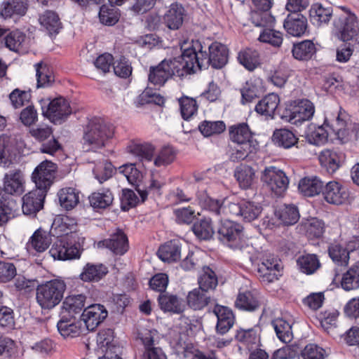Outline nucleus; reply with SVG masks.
<instances>
[{"mask_svg": "<svg viewBox=\"0 0 359 359\" xmlns=\"http://www.w3.org/2000/svg\"><path fill=\"white\" fill-rule=\"evenodd\" d=\"M184 53L189 68L191 69V74L209 65L214 69H222L228 62L227 47L217 41L206 46L198 40L192 41L191 46L186 48Z\"/></svg>", "mask_w": 359, "mask_h": 359, "instance_id": "f257e3e1", "label": "nucleus"}, {"mask_svg": "<svg viewBox=\"0 0 359 359\" xmlns=\"http://www.w3.org/2000/svg\"><path fill=\"white\" fill-rule=\"evenodd\" d=\"M184 50L179 57L165 59L157 66L149 69V81L156 86H163L173 76L184 77L191 74Z\"/></svg>", "mask_w": 359, "mask_h": 359, "instance_id": "f03ea898", "label": "nucleus"}, {"mask_svg": "<svg viewBox=\"0 0 359 359\" xmlns=\"http://www.w3.org/2000/svg\"><path fill=\"white\" fill-rule=\"evenodd\" d=\"M112 135V130L102 118H94L89 121L84 131L83 148L86 150L101 148Z\"/></svg>", "mask_w": 359, "mask_h": 359, "instance_id": "7ed1b4c3", "label": "nucleus"}, {"mask_svg": "<svg viewBox=\"0 0 359 359\" xmlns=\"http://www.w3.org/2000/svg\"><path fill=\"white\" fill-rule=\"evenodd\" d=\"M66 285L64 281L54 279L38 285L36 299L43 309H51L62 299Z\"/></svg>", "mask_w": 359, "mask_h": 359, "instance_id": "20e7f679", "label": "nucleus"}, {"mask_svg": "<svg viewBox=\"0 0 359 359\" xmlns=\"http://www.w3.org/2000/svg\"><path fill=\"white\" fill-rule=\"evenodd\" d=\"M325 125L330 127L342 142L359 139V124L353 123L345 111L339 110L333 119L326 118Z\"/></svg>", "mask_w": 359, "mask_h": 359, "instance_id": "39448f33", "label": "nucleus"}, {"mask_svg": "<svg viewBox=\"0 0 359 359\" xmlns=\"http://www.w3.org/2000/svg\"><path fill=\"white\" fill-rule=\"evenodd\" d=\"M315 107L307 99H299L291 102L285 108L282 118L292 125L299 126L313 116Z\"/></svg>", "mask_w": 359, "mask_h": 359, "instance_id": "423d86ee", "label": "nucleus"}, {"mask_svg": "<svg viewBox=\"0 0 359 359\" xmlns=\"http://www.w3.org/2000/svg\"><path fill=\"white\" fill-rule=\"evenodd\" d=\"M36 188L22 197V210L24 215L35 216L43 208L46 194L52 181H34Z\"/></svg>", "mask_w": 359, "mask_h": 359, "instance_id": "0eeeda50", "label": "nucleus"}, {"mask_svg": "<svg viewBox=\"0 0 359 359\" xmlns=\"http://www.w3.org/2000/svg\"><path fill=\"white\" fill-rule=\"evenodd\" d=\"M39 102L42 115L55 124H61L72 113L69 103L62 97L42 99Z\"/></svg>", "mask_w": 359, "mask_h": 359, "instance_id": "6e6552de", "label": "nucleus"}, {"mask_svg": "<svg viewBox=\"0 0 359 359\" xmlns=\"http://www.w3.org/2000/svg\"><path fill=\"white\" fill-rule=\"evenodd\" d=\"M341 11V13L335 14L333 23L339 39L343 41H348L358 34L359 23L355 15L349 10L342 8Z\"/></svg>", "mask_w": 359, "mask_h": 359, "instance_id": "1a4fd4ad", "label": "nucleus"}, {"mask_svg": "<svg viewBox=\"0 0 359 359\" xmlns=\"http://www.w3.org/2000/svg\"><path fill=\"white\" fill-rule=\"evenodd\" d=\"M218 238L229 248L242 249L243 226L231 220H224L217 231Z\"/></svg>", "mask_w": 359, "mask_h": 359, "instance_id": "9d476101", "label": "nucleus"}, {"mask_svg": "<svg viewBox=\"0 0 359 359\" xmlns=\"http://www.w3.org/2000/svg\"><path fill=\"white\" fill-rule=\"evenodd\" d=\"M60 334L64 338H74L79 336L86 329L81 319H77L74 315L61 314L57 323Z\"/></svg>", "mask_w": 359, "mask_h": 359, "instance_id": "9b49d317", "label": "nucleus"}, {"mask_svg": "<svg viewBox=\"0 0 359 359\" xmlns=\"http://www.w3.org/2000/svg\"><path fill=\"white\" fill-rule=\"evenodd\" d=\"M108 312L101 304H93L84 309L81 320L85 328L93 331L107 317Z\"/></svg>", "mask_w": 359, "mask_h": 359, "instance_id": "f8f14e48", "label": "nucleus"}, {"mask_svg": "<svg viewBox=\"0 0 359 359\" xmlns=\"http://www.w3.org/2000/svg\"><path fill=\"white\" fill-rule=\"evenodd\" d=\"M323 193L327 202L335 205L342 204L349 196L347 189L338 181H329Z\"/></svg>", "mask_w": 359, "mask_h": 359, "instance_id": "ddd939ff", "label": "nucleus"}, {"mask_svg": "<svg viewBox=\"0 0 359 359\" xmlns=\"http://www.w3.org/2000/svg\"><path fill=\"white\" fill-rule=\"evenodd\" d=\"M212 311L217 319L216 325L217 333L219 334L227 333L235 322L232 311L228 307L215 304Z\"/></svg>", "mask_w": 359, "mask_h": 359, "instance_id": "4468645a", "label": "nucleus"}, {"mask_svg": "<svg viewBox=\"0 0 359 359\" xmlns=\"http://www.w3.org/2000/svg\"><path fill=\"white\" fill-rule=\"evenodd\" d=\"M50 254L55 259L68 260L79 257V250L76 246L69 244L65 238H60L54 243Z\"/></svg>", "mask_w": 359, "mask_h": 359, "instance_id": "2eb2a0df", "label": "nucleus"}, {"mask_svg": "<svg viewBox=\"0 0 359 359\" xmlns=\"http://www.w3.org/2000/svg\"><path fill=\"white\" fill-rule=\"evenodd\" d=\"M284 28L293 36H301L307 29V19L298 12L290 13L284 22Z\"/></svg>", "mask_w": 359, "mask_h": 359, "instance_id": "dca6fc26", "label": "nucleus"}, {"mask_svg": "<svg viewBox=\"0 0 359 359\" xmlns=\"http://www.w3.org/2000/svg\"><path fill=\"white\" fill-rule=\"evenodd\" d=\"M100 245L108 248L116 255H123L128 250V238L126 235L120 230L111 234L109 238L101 241Z\"/></svg>", "mask_w": 359, "mask_h": 359, "instance_id": "f3484780", "label": "nucleus"}, {"mask_svg": "<svg viewBox=\"0 0 359 359\" xmlns=\"http://www.w3.org/2000/svg\"><path fill=\"white\" fill-rule=\"evenodd\" d=\"M274 215L280 222L286 226L296 224L300 217L299 208L294 204H283L278 206Z\"/></svg>", "mask_w": 359, "mask_h": 359, "instance_id": "a211bd4d", "label": "nucleus"}, {"mask_svg": "<svg viewBox=\"0 0 359 359\" xmlns=\"http://www.w3.org/2000/svg\"><path fill=\"white\" fill-rule=\"evenodd\" d=\"M27 5V0H4L0 6V15L4 18L24 15Z\"/></svg>", "mask_w": 359, "mask_h": 359, "instance_id": "6ab92c4d", "label": "nucleus"}, {"mask_svg": "<svg viewBox=\"0 0 359 359\" xmlns=\"http://www.w3.org/2000/svg\"><path fill=\"white\" fill-rule=\"evenodd\" d=\"M187 299L188 305L194 310H201L209 304H215L208 292L201 287L189 292Z\"/></svg>", "mask_w": 359, "mask_h": 359, "instance_id": "aec40b11", "label": "nucleus"}, {"mask_svg": "<svg viewBox=\"0 0 359 359\" xmlns=\"http://www.w3.org/2000/svg\"><path fill=\"white\" fill-rule=\"evenodd\" d=\"M184 7L177 3L172 4L164 15V22L170 29H178L183 22Z\"/></svg>", "mask_w": 359, "mask_h": 359, "instance_id": "412c9836", "label": "nucleus"}, {"mask_svg": "<svg viewBox=\"0 0 359 359\" xmlns=\"http://www.w3.org/2000/svg\"><path fill=\"white\" fill-rule=\"evenodd\" d=\"M159 306L164 311L180 313L184 311L185 305L176 295L168 293L161 294L158 297Z\"/></svg>", "mask_w": 359, "mask_h": 359, "instance_id": "4be33fe9", "label": "nucleus"}, {"mask_svg": "<svg viewBox=\"0 0 359 359\" xmlns=\"http://www.w3.org/2000/svg\"><path fill=\"white\" fill-rule=\"evenodd\" d=\"M279 103V96L275 93H270L256 104L255 111L259 114L273 117Z\"/></svg>", "mask_w": 359, "mask_h": 359, "instance_id": "5701e85b", "label": "nucleus"}, {"mask_svg": "<svg viewBox=\"0 0 359 359\" xmlns=\"http://www.w3.org/2000/svg\"><path fill=\"white\" fill-rule=\"evenodd\" d=\"M231 140L236 144H252V133L247 123H238L229 128Z\"/></svg>", "mask_w": 359, "mask_h": 359, "instance_id": "b1692460", "label": "nucleus"}, {"mask_svg": "<svg viewBox=\"0 0 359 359\" xmlns=\"http://www.w3.org/2000/svg\"><path fill=\"white\" fill-rule=\"evenodd\" d=\"M181 249L179 243L171 241L161 245L158 250V257L163 262H174L180 257Z\"/></svg>", "mask_w": 359, "mask_h": 359, "instance_id": "393cba45", "label": "nucleus"}, {"mask_svg": "<svg viewBox=\"0 0 359 359\" xmlns=\"http://www.w3.org/2000/svg\"><path fill=\"white\" fill-rule=\"evenodd\" d=\"M235 304L237 308L248 311H255L260 306L258 295L250 291L240 292Z\"/></svg>", "mask_w": 359, "mask_h": 359, "instance_id": "a878e982", "label": "nucleus"}, {"mask_svg": "<svg viewBox=\"0 0 359 359\" xmlns=\"http://www.w3.org/2000/svg\"><path fill=\"white\" fill-rule=\"evenodd\" d=\"M316 48L311 40L294 43L292 49L293 57L299 60H308L316 53Z\"/></svg>", "mask_w": 359, "mask_h": 359, "instance_id": "bb28decb", "label": "nucleus"}, {"mask_svg": "<svg viewBox=\"0 0 359 359\" xmlns=\"http://www.w3.org/2000/svg\"><path fill=\"white\" fill-rule=\"evenodd\" d=\"M311 21L313 25L320 26L327 24L331 19L333 13L332 7H323L321 4H316L312 6L310 11Z\"/></svg>", "mask_w": 359, "mask_h": 359, "instance_id": "cd10ccee", "label": "nucleus"}, {"mask_svg": "<svg viewBox=\"0 0 359 359\" xmlns=\"http://www.w3.org/2000/svg\"><path fill=\"white\" fill-rule=\"evenodd\" d=\"M107 273V269L102 264L88 263L79 275L80 278L85 282L99 281Z\"/></svg>", "mask_w": 359, "mask_h": 359, "instance_id": "c85d7f7f", "label": "nucleus"}, {"mask_svg": "<svg viewBox=\"0 0 359 359\" xmlns=\"http://www.w3.org/2000/svg\"><path fill=\"white\" fill-rule=\"evenodd\" d=\"M341 157L336 151L325 149L320 153L319 161L326 171L332 175L339 168Z\"/></svg>", "mask_w": 359, "mask_h": 359, "instance_id": "c756f323", "label": "nucleus"}, {"mask_svg": "<svg viewBox=\"0 0 359 359\" xmlns=\"http://www.w3.org/2000/svg\"><path fill=\"white\" fill-rule=\"evenodd\" d=\"M86 297L83 294L67 297L62 303L61 314L73 315L79 313L85 306Z\"/></svg>", "mask_w": 359, "mask_h": 359, "instance_id": "7c9ffc66", "label": "nucleus"}, {"mask_svg": "<svg viewBox=\"0 0 359 359\" xmlns=\"http://www.w3.org/2000/svg\"><path fill=\"white\" fill-rule=\"evenodd\" d=\"M239 62L248 70L253 71L260 65L259 53L252 48H246L238 53Z\"/></svg>", "mask_w": 359, "mask_h": 359, "instance_id": "2f4dec72", "label": "nucleus"}, {"mask_svg": "<svg viewBox=\"0 0 359 359\" xmlns=\"http://www.w3.org/2000/svg\"><path fill=\"white\" fill-rule=\"evenodd\" d=\"M262 86V81L259 79H250L246 81L243 87L241 89V103L245 104L251 102L254 99L259 96Z\"/></svg>", "mask_w": 359, "mask_h": 359, "instance_id": "473e14b6", "label": "nucleus"}, {"mask_svg": "<svg viewBox=\"0 0 359 359\" xmlns=\"http://www.w3.org/2000/svg\"><path fill=\"white\" fill-rule=\"evenodd\" d=\"M297 137L290 130L281 128L276 130L273 135V141L275 144L285 149H289L297 143Z\"/></svg>", "mask_w": 359, "mask_h": 359, "instance_id": "72a5a7b5", "label": "nucleus"}, {"mask_svg": "<svg viewBox=\"0 0 359 359\" xmlns=\"http://www.w3.org/2000/svg\"><path fill=\"white\" fill-rule=\"evenodd\" d=\"M40 24L48 32L50 35L56 34L62 28V23L57 14L53 11H46L39 18Z\"/></svg>", "mask_w": 359, "mask_h": 359, "instance_id": "f704fd0d", "label": "nucleus"}, {"mask_svg": "<svg viewBox=\"0 0 359 359\" xmlns=\"http://www.w3.org/2000/svg\"><path fill=\"white\" fill-rule=\"evenodd\" d=\"M60 205L67 210L73 209L79 203V194L75 189L65 187L57 192Z\"/></svg>", "mask_w": 359, "mask_h": 359, "instance_id": "c9c22d12", "label": "nucleus"}, {"mask_svg": "<svg viewBox=\"0 0 359 359\" xmlns=\"http://www.w3.org/2000/svg\"><path fill=\"white\" fill-rule=\"evenodd\" d=\"M278 338L283 343H290L293 339L291 325L282 318H278L272 321Z\"/></svg>", "mask_w": 359, "mask_h": 359, "instance_id": "e433bc0d", "label": "nucleus"}, {"mask_svg": "<svg viewBox=\"0 0 359 359\" xmlns=\"http://www.w3.org/2000/svg\"><path fill=\"white\" fill-rule=\"evenodd\" d=\"M323 126L311 124L309 126L306 135V140L311 144L321 145L327 141L328 132Z\"/></svg>", "mask_w": 359, "mask_h": 359, "instance_id": "4c0bfd02", "label": "nucleus"}, {"mask_svg": "<svg viewBox=\"0 0 359 359\" xmlns=\"http://www.w3.org/2000/svg\"><path fill=\"white\" fill-rule=\"evenodd\" d=\"M112 193L109 190L98 191L89 196V202L94 209H104L109 206L113 201Z\"/></svg>", "mask_w": 359, "mask_h": 359, "instance_id": "58836bf2", "label": "nucleus"}, {"mask_svg": "<svg viewBox=\"0 0 359 359\" xmlns=\"http://www.w3.org/2000/svg\"><path fill=\"white\" fill-rule=\"evenodd\" d=\"M50 243V236L46 231L38 229L30 238L28 245L36 251L42 252L48 249Z\"/></svg>", "mask_w": 359, "mask_h": 359, "instance_id": "ea45409f", "label": "nucleus"}, {"mask_svg": "<svg viewBox=\"0 0 359 359\" xmlns=\"http://www.w3.org/2000/svg\"><path fill=\"white\" fill-rule=\"evenodd\" d=\"M34 66L36 68V87L38 88L49 87L54 81L52 72L42 62L36 63Z\"/></svg>", "mask_w": 359, "mask_h": 359, "instance_id": "a19ab883", "label": "nucleus"}, {"mask_svg": "<svg viewBox=\"0 0 359 359\" xmlns=\"http://www.w3.org/2000/svg\"><path fill=\"white\" fill-rule=\"evenodd\" d=\"M98 16L102 25L113 26L118 22L120 13L118 8L113 7V5L104 4L100 8Z\"/></svg>", "mask_w": 359, "mask_h": 359, "instance_id": "79ce46f5", "label": "nucleus"}, {"mask_svg": "<svg viewBox=\"0 0 359 359\" xmlns=\"http://www.w3.org/2000/svg\"><path fill=\"white\" fill-rule=\"evenodd\" d=\"M328 253L332 260L337 265L346 266L349 260V252L338 243H331L328 248Z\"/></svg>", "mask_w": 359, "mask_h": 359, "instance_id": "37998d69", "label": "nucleus"}, {"mask_svg": "<svg viewBox=\"0 0 359 359\" xmlns=\"http://www.w3.org/2000/svg\"><path fill=\"white\" fill-rule=\"evenodd\" d=\"M297 264L300 270L306 274H312L320 266L318 257L314 254H307L299 257Z\"/></svg>", "mask_w": 359, "mask_h": 359, "instance_id": "c03bdc74", "label": "nucleus"}, {"mask_svg": "<svg viewBox=\"0 0 359 359\" xmlns=\"http://www.w3.org/2000/svg\"><path fill=\"white\" fill-rule=\"evenodd\" d=\"M241 217L245 222H250L258 218L262 211L259 203L250 201H241Z\"/></svg>", "mask_w": 359, "mask_h": 359, "instance_id": "a18cd8bd", "label": "nucleus"}, {"mask_svg": "<svg viewBox=\"0 0 359 359\" xmlns=\"http://www.w3.org/2000/svg\"><path fill=\"white\" fill-rule=\"evenodd\" d=\"M128 151L142 161H151L154 155V147L147 144L131 143L128 147Z\"/></svg>", "mask_w": 359, "mask_h": 359, "instance_id": "49530a36", "label": "nucleus"}, {"mask_svg": "<svg viewBox=\"0 0 359 359\" xmlns=\"http://www.w3.org/2000/svg\"><path fill=\"white\" fill-rule=\"evenodd\" d=\"M3 39L9 50L19 52L22 48L26 36L23 32L15 30L7 34Z\"/></svg>", "mask_w": 359, "mask_h": 359, "instance_id": "de8ad7c7", "label": "nucleus"}, {"mask_svg": "<svg viewBox=\"0 0 359 359\" xmlns=\"http://www.w3.org/2000/svg\"><path fill=\"white\" fill-rule=\"evenodd\" d=\"M194 234L200 239L208 240L214 234L212 221L210 219H202L194 223L192 227Z\"/></svg>", "mask_w": 359, "mask_h": 359, "instance_id": "09e8293b", "label": "nucleus"}, {"mask_svg": "<svg viewBox=\"0 0 359 359\" xmlns=\"http://www.w3.org/2000/svg\"><path fill=\"white\" fill-rule=\"evenodd\" d=\"M56 169V164L49 161H44L35 168L32 180H50Z\"/></svg>", "mask_w": 359, "mask_h": 359, "instance_id": "8fccbe9b", "label": "nucleus"}, {"mask_svg": "<svg viewBox=\"0 0 359 359\" xmlns=\"http://www.w3.org/2000/svg\"><path fill=\"white\" fill-rule=\"evenodd\" d=\"M250 20L256 27L267 28L273 25L275 18L269 11L258 10L250 13Z\"/></svg>", "mask_w": 359, "mask_h": 359, "instance_id": "3c124183", "label": "nucleus"}, {"mask_svg": "<svg viewBox=\"0 0 359 359\" xmlns=\"http://www.w3.org/2000/svg\"><path fill=\"white\" fill-rule=\"evenodd\" d=\"M323 188V181H299V191L304 196L312 197L318 195Z\"/></svg>", "mask_w": 359, "mask_h": 359, "instance_id": "603ef678", "label": "nucleus"}, {"mask_svg": "<svg viewBox=\"0 0 359 359\" xmlns=\"http://www.w3.org/2000/svg\"><path fill=\"white\" fill-rule=\"evenodd\" d=\"M199 287L208 292L217 285V279L215 272L208 266L203 268V273L198 278Z\"/></svg>", "mask_w": 359, "mask_h": 359, "instance_id": "864d4df0", "label": "nucleus"}, {"mask_svg": "<svg viewBox=\"0 0 359 359\" xmlns=\"http://www.w3.org/2000/svg\"><path fill=\"white\" fill-rule=\"evenodd\" d=\"M258 39L274 47H279L283 43V34L278 31L267 27L263 29Z\"/></svg>", "mask_w": 359, "mask_h": 359, "instance_id": "5fc2aeb1", "label": "nucleus"}, {"mask_svg": "<svg viewBox=\"0 0 359 359\" xmlns=\"http://www.w3.org/2000/svg\"><path fill=\"white\" fill-rule=\"evenodd\" d=\"M179 104L182 116L184 120H188L197 111L196 101L192 97L183 96L179 99Z\"/></svg>", "mask_w": 359, "mask_h": 359, "instance_id": "6e6d98bb", "label": "nucleus"}, {"mask_svg": "<svg viewBox=\"0 0 359 359\" xmlns=\"http://www.w3.org/2000/svg\"><path fill=\"white\" fill-rule=\"evenodd\" d=\"M114 331L111 329L102 330L97 334V343L101 348H105V355H109L114 346Z\"/></svg>", "mask_w": 359, "mask_h": 359, "instance_id": "4d7b16f0", "label": "nucleus"}, {"mask_svg": "<svg viewBox=\"0 0 359 359\" xmlns=\"http://www.w3.org/2000/svg\"><path fill=\"white\" fill-rule=\"evenodd\" d=\"M225 124L223 121H204L198 126V129L205 137H209L215 134H219L225 130Z\"/></svg>", "mask_w": 359, "mask_h": 359, "instance_id": "13d9d810", "label": "nucleus"}, {"mask_svg": "<svg viewBox=\"0 0 359 359\" xmlns=\"http://www.w3.org/2000/svg\"><path fill=\"white\" fill-rule=\"evenodd\" d=\"M31 97L30 90H22L18 88L14 89L9 95L11 104L15 108H20L29 103Z\"/></svg>", "mask_w": 359, "mask_h": 359, "instance_id": "bf43d9fd", "label": "nucleus"}, {"mask_svg": "<svg viewBox=\"0 0 359 359\" xmlns=\"http://www.w3.org/2000/svg\"><path fill=\"white\" fill-rule=\"evenodd\" d=\"M252 151V145L250 143L236 144L231 149L230 160L237 162L245 159Z\"/></svg>", "mask_w": 359, "mask_h": 359, "instance_id": "052dcab7", "label": "nucleus"}, {"mask_svg": "<svg viewBox=\"0 0 359 359\" xmlns=\"http://www.w3.org/2000/svg\"><path fill=\"white\" fill-rule=\"evenodd\" d=\"M236 339L248 346L257 344L259 341V337L257 330L251 328L248 330L241 329L236 334Z\"/></svg>", "mask_w": 359, "mask_h": 359, "instance_id": "680f3d73", "label": "nucleus"}, {"mask_svg": "<svg viewBox=\"0 0 359 359\" xmlns=\"http://www.w3.org/2000/svg\"><path fill=\"white\" fill-rule=\"evenodd\" d=\"M118 178L123 177L126 180H139L142 177L140 171L136 168L135 163H126L118 168Z\"/></svg>", "mask_w": 359, "mask_h": 359, "instance_id": "e2e57ef3", "label": "nucleus"}, {"mask_svg": "<svg viewBox=\"0 0 359 359\" xmlns=\"http://www.w3.org/2000/svg\"><path fill=\"white\" fill-rule=\"evenodd\" d=\"M257 273L260 280L266 283L274 282L281 275L280 270L268 269L265 265H258Z\"/></svg>", "mask_w": 359, "mask_h": 359, "instance_id": "0e129e2a", "label": "nucleus"}, {"mask_svg": "<svg viewBox=\"0 0 359 359\" xmlns=\"http://www.w3.org/2000/svg\"><path fill=\"white\" fill-rule=\"evenodd\" d=\"M139 203V198L135 193L131 189H123L121 198V208L124 211L135 207Z\"/></svg>", "mask_w": 359, "mask_h": 359, "instance_id": "69168bd1", "label": "nucleus"}, {"mask_svg": "<svg viewBox=\"0 0 359 359\" xmlns=\"http://www.w3.org/2000/svg\"><path fill=\"white\" fill-rule=\"evenodd\" d=\"M341 286L346 291H351L359 288V280L349 268L341 278Z\"/></svg>", "mask_w": 359, "mask_h": 359, "instance_id": "338daca9", "label": "nucleus"}, {"mask_svg": "<svg viewBox=\"0 0 359 359\" xmlns=\"http://www.w3.org/2000/svg\"><path fill=\"white\" fill-rule=\"evenodd\" d=\"M325 350L316 344H309L302 351V359H324Z\"/></svg>", "mask_w": 359, "mask_h": 359, "instance_id": "774afa93", "label": "nucleus"}]
</instances>
